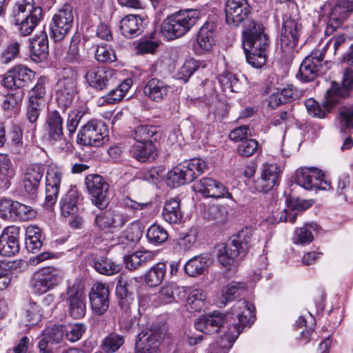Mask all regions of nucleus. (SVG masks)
<instances>
[{
    "label": "nucleus",
    "instance_id": "obj_1",
    "mask_svg": "<svg viewBox=\"0 0 353 353\" xmlns=\"http://www.w3.org/2000/svg\"><path fill=\"white\" fill-rule=\"evenodd\" d=\"M254 306L243 299L239 300L226 314L214 311L203 316L195 322V328L206 334L218 332L223 325L227 330L217 342L222 349L231 348L243 329L254 321Z\"/></svg>",
    "mask_w": 353,
    "mask_h": 353
},
{
    "label": "nucleus",
    "instance_id": "obj_2",
    "mask_svg": "<svg viewBox=\"0 0 353 353\" xmlns=\"http://www.w3.org/2000/svg\"><path fill=\"white\" fill-rule=\"evenodd\" d=\"M243 35L247 61L255 68H261L266 62V49L268 46V39L263 32L262 24L253 20H248L243 25Z\"/></svg>",
    "mask_w": 353,
    "mask_h": 353
},
{
    "label": "nucleus",
    "instance_id": "obj_3",
    "mask_svg": "<svg viewBox=\"0 0 353 353\" xmlns=\"http://www.w3.org/2000/svg\"><path fill=\"white\" fill-rule=\"evenodd\" d=\"M253 230L245 228L232 236L231 241L218 249L217 259L222 266L231 270L236 266L237 259L241 254H245L250 248Z\"/></svg>",
    "mask_w": 353,
    "mask_h": 353
},
{
    "label": "nucleus",
    "instance_id": "obj_4",
    "mask_svg": "<svg viewBox=\"0 0 353 353\" xmlns=\"http://www.w3.org/2000/svg\"><path fill=\"white\" fill-rule=\"evenodd\" d=\"M42 8L34 0H18L13 8L14 22L23 36L30 34L42 17Z\"/></svg>",
    "mask_w": 353,
    "mask_h": 353
},
{
    "label": "nucleus",
    "instance_id": "obj_5",
    "mask_svg": "<svg viewBox=\"0 0 353 353\" xmlns=\"http://www.w3.org/2000/svg\"><path fill=\"white\" fill-rule=\"evenodd\" d=\"M200 12L197 10H180L168 16L162 25V32L168 39L185 35L197 23Z\"/></svg>",
    "mask_w": 353,
    "mask_h": 353
},
{
    "label": "nucleus",
    "instance_id": "obj_6",
    "mask_svg": "<svg viewBox=\"0 0 353 353\" xmlns=\"http://www.w3.org/2000/svg\"><path fill=\"white\" fill-rule=\"evenodd\" d=\"M207 169L201 159H192L175 166L168 173L167 183L172 188L192 182Z\"/></svg>",
    "mask_w": 353,
    "mask_h": 353
},
{
    "label": "nucleus",
    "instance_id": "obj_7",
    "mask_svg": "<svg viewBox=\"0 0 353 353\" xmlns=\"http://www.w3.org/2000/svg\"><path fill=\"white\" fill-rule=\"evenodd\" d=\"M282 20L280 36L281 48L286 54H290L296 46L302 32V26L299 21L300 17L296 10L285 12L283 14Z\"/></svg>",
    "mask_w": 353,
    "mask_h": 353
},
{
    "label": "nucleus",
    "instance_id": "obj_8",
    "mask_svg": "<svg viewBox=\"0 0 353 353\" xmlns=\"http://www.w3.org/2000/svg\"><path fill=\"white\" fill-rule=\"evenodd\" d=\"M331 40L322 50H314L302 61L299 68V75L304 81H311L316 77L323 74L327 69V63L324 61L325 48Z\"/></svg>",
    "mask_w": 353,
    "mask_h": 353
},
{
    "label": "nucleus",
    "instance_id": "obj_9",
    "mask_svg": "<svg viewBox=\"0 0 353 353\" xmlns=\"http://www.w3.org/2000/svg\"><path fill=\"white\" fill-rule=\"evenodd\" d=\"M107 131L104 122L90 120L79 130L77 142L84 146H101L108 140Z\"/></svg>",
    "mask_w": 353,
    "mask_h": 353
},
{
    "label": "nucleus",
    "instance_id": "obj_10",
    "mask_svg": "<svg viewBox=\"0 0 353 353\" xmlns=\"http://www.w3.org/2000/svg\"><path fill=\"white\" fill-rule=\"evenodd\" d=\"M77 74L69 70H65L63 77L57 81L54 88L55 98L63 110L72 104L77 92Z\"/></svg>",
    "mask_w": 353,
    "mask_h": 353
},
{
    "label": "nucleus",
    "instance_id": "obj_11",
    "mask_svg": "<svg viewBox=\"0 0 353 353\" xmlns=\"http://www.w3.org/2000/svg\"><path fill=\"white\" fill-rule=\"evenodd\" d=\"M347 96V91L336 82L332 81L331 86L325 92V101L321 106L313 99L305 101V105L308 113L314 117L324 118L331 106L336 103V97H345Z\"/></svg>",
    "mask_w": 353,
    "mask_h": 353
},
{
    "label": "nucleus",
    "instance_id": "obj_12",
    "mask_svg": "<svg viewBox=\"0 0 353 353\" xmlns=\"http://www.w3.org/2000/svg\"><path fill=\"white\" fill-rule=\"evenodd\" d=\"M85 184L92 203L100 210L105 209L110 203V197L109 184L105 179L99 174H89L85 179Z\"/></svg>",
    "mask_w": 353,
    "mask_h": 353
},
{
    "label": "nucleus",
    "instance_id": "obj_13",
    "mask_svg": "<svg viewBox=\"0 0 353 353\" xmlns=\"http://www.w3.org/2000/svg\"><path fill=\"white\" fill-rule=\"evenodd\" d=\"M296 183L307 190H329L331 183L325 179L324 174L316 168H300L296 171Z\"/></svg>",
    "mask_w": 353,
    "mask_h": 353
},
{
    "label": "nucleus",
    "instance_id": "obj_14",
    "mask_svg": "<svg viewBox=\"0 0 353 353\" xmlns=\"http://www.w3.org/2000/svg\"><path fill=\"white\" fill-rule=\"evenodd\" d=\"M73 8L65 4L54 14L50 24L51 37L55 41H61L68 34L73 26Z\"/></svg>",
    "mask_w": 353,
    "mask_h": 353
},
{
    "label": "nucleus",
    "instance_id": "obj_15",
    "mask_svg": "<svg viewBox=\"0 0 353 353\" xmlns=\"http://www.w3.org/2000/svg\"><path fill=\"white\" fill-rule=\"evenodd\" d=\"M65 301L69 315L74 319L83 318L86 313L85 296L83 288L79 281L69 285L66 292Z\"/></svg>",
    "mask_w": 353,
    "mask_h": 353
},
{
    "label": "nucleus",
    "instance_id": "obj_16",
    "mask_svg": "<svg viewBox=\"0 0 353 353\" xmlns=\"http://www.w3.org/2000/svg\"><path fill=\"white\" fill-rule=\"evenodd\" d=\"M62 280L61 272L47 267L36 272L31 280V288L34 293L43 294L57 285Z\"/></svg>",
    "mask_w": 353,
    "mask_h": 353
},
{
    "label": "nucleus",
    "instance_id": "obj_17",
    "mask_svg": "<svg viewBox=\"0 0 353 353\" xmlns=\"http://www.w3.org/2000/svg\"><path fill=\"white\" fill-rule=\"evenodd\" d=\"M226 23L230 27H238L241 23L243 25L248 19L250 8L247 0H227L224 8Z\"/></svg>",
    "mask_w": 353,
    "mask_h": 353
},
{
    "label": "nucleus",
    "instance_id": "obj_18",
    "mask_svg": "<svg viewBox=\"0 0 353 353\" xmlns=\"http://www.w3.org/2000/svg\"><path fill=\"white\" fill-rule=\"evenodd\" d=\"M163 338V334L159 328L142 331L137 338L135 353H161L159 347Z\"/></svg>",
    "mask_w": 353,
    "mask_h": 353
},
{
    "label": "nucleus",
    "instance_id": "obj_19",
    "mask_svg": "<svg viewBox=\"0 0 353 353\" xmlns=\"http://www.w3.org/2000/svg\"><path fill=\"white\" fill-rule=\"evenodd\" d=\"M89 299L92 312L96 315H103L110 306V289L102 283H94L90 292Z\"/></svg>",
    "mask_w": 353,
    "mask_h": 353
},
{
    "label": "nucleus",
    "instance_id": "obj_20",
    "mask_svg": "<svg viewBox=\"0 0 353 353\" xmlns=\"http://www.w3.org/2000/svg\"><path fill=\"white\" fill-rule=\"evenodd\" d=\"M280 169L276 163L262 165L261 176L254 181L252 188L259 192H268L278 184Z\"/></svg>",
    "mask_w": 353,
    "mask_h": 353
},
{
    "label": "nucleus",
    "instance_id": "obj_21",
    "mask_svg": "<svg viewBox=\"0 0 353 353\" xmlns=\"http://www.w3.org/2000/svg\"><path fill=\"white\" fill-rule=\"evenodd\" d=\"M85 79L90 87L97 90H103L116 83L114 70L103 67L89 70Z\"/></svg>",
    "mask_w": 353,
    "mask_h": 353
},
{
    "label": "nucleus",
    "instance_id": "obj_22",
    "mask_svg": "<svg viewBox=\"0 0 353 353\" xmlns=\"http://www.w3.org/2000/svg\"><path fill=\"white\" fill-rule=\"evenodd\" d=\"M63 173L60 168L54 165L49 166L46 176V205L51 207L57 200L60 190Z\"/></svg>",
    "mask_w": 353,
    "mask_h": 353
},
{
    "label": "nucleus",
    "instance_id": "obj_23",
    "mask_svg": "<svg viewBox=\"0 0 353 353\" xmlns=\"http://www.w3.org/2000/svg\"><path fill=\"white\" fill-rule=\"evenodd\" d=\"M45 167L41 163H32L28 165L23 172L22 181L25 192L34 197L39 190L43 176Z\"/></svg>",
    "mask_w": 353,
    "mask_h": 353
},
{
    "label": "nucleus",
    "instance_id": "obj_24",
    "mask_svg": "<svg viewBox=\"0 0 353 353\" xmlns=\"http://www.w3.org/2000/svg\"><path fill=\"white\" fill-rule=\"evenodd\" d=\"M34 73L26 66L18 65L8 70L2 83L8 88H19L31 81Z\"/></svg>",
    "mask_w": 353,
    "mask_h": 353
},
{
    "label": "nucleus",
    "instance_id": "obj_25",
    "mask_svg": "<svg viewBox=\"0 0 353 353\" xmlns=\"http://www.w3.org/2000/svg\"><path fill=\"white\" fill-rule=\"evenodd\" d=\"M196 188L205 197L216 199L232 197L231 194L221 183L212 178H203L196 184Z\"/></svg>",
    "mask_w": 353,
    "mask_h": 353
},
{
    "label": "nucleus",
    "instance_id": "obj_26",
    "mask_svg": "<svg viewBox=\"0 0 353 353\" xmlns=\"http://www.w3.org/2000/svg\"><path fill=\"white\" fill-rule=\"evenodd\" d=\"M48 139L52 144L64 140L63 132V118L57 110L48 112L46 119Z\"/></svg>",
    "mask_w": 353,
    "mask_h": 353
},
{
    "label": "nucleus",
    "instance_id": "obj_27",
    "mask_svg": "<svg viewBox=\"0 0 353 353\" xmlns=\"http://www.w3.org/2000/svg\"><path fill=\"white\" fill-rule=\"evenodd\" d=\"M119 28L125 37H136L143 31V19L137 14L126 15L121 20Z\"/></svg>",
    "mask_w": 353,
    "mask_h": 353
},
{
    "label": "nucleus",
    "instance_id": "obj_28",
    "mask_svg": "<svg viewBox=\"0 0 353 353\" xmlns=\"http://www.w3.org/2000/svg\"><path fill=\"white\" fill-rule=\"evenodd\" d=\"M48 38L45 31L34 35L30 42V57L35 62L46 59L48 54Z\"/></svg>",
    "mask_w": 353,
    "mask_h": 353
},
{
    "label": "nucleus",
    "instance_id": "obj_29",
    "mask_svg": "<svg viewBox=\"0 0 353 353\" xmlns=\"http://www.w3.org/2000/svg\"><path fill=\"white\" fill-rule=\"evenodd\" d=\"M14 228H8L0 236V254L2 256H12L19 252V242L14 234Z\"/></svg>",
    "mask_w": 353,
    "mask_h": 353
},
{
    "label": "nucleus",
    "instance_id": "obj_30",
    "mask_svg": "<svg viewBox=\"0 0 353 353\" xmlns=\"http://www.w3.org/2000/svg\"><path fill=\"white\" fill-rule=\"evenodd\" d=\"M157 255L155 251L141 250L125 255L123 259L126 268L134 270L153 261Z\"/></svg>",
    "mask_w": 353,
    "mask_h": 353
},
{
    "label": "nucleus",
    "instance_id": "obj_31",
    "mask_svg": "<svg viewBox=\"0 0 353 353\" xmlns=\"http://www.w3.org/2000/svg\"><path fill=\"white\" fill-rule=\"evenodd\" d=\"M130 154L140 162L150 161L157 156V148L152 141L137 142L132 145Z\"/></svg>",
    "mask_w": 353,
    "mask_h": 353
},
{
    "label": "nucleus",
    "instance_id": "obj_32",
    "mask_svg": "<svg viewBox=\"0 0 353 353\" xmlns=\"http://www.w3.org/2000/svg\"><path fill=\"white\" fill-rule=\"evenodd\" d=\"M170 86L161 80L151 79L143 88L145 94L151 100L157 102L161 101L167 95Z\"/></svg>",
    "mask_w": 353,
    "mask_h": 353
},
{
    "label": "nucleus",
    "instance_id": "obj_33",
    "mask_svg": "<svg viewBox=\"0 0 353 353\" xmlns=\"http://www.w3.org/2000/svg\"><path fill=\"white\" fill-rule=\"evenodd\" d=\"M212 263L210 254L203 253L190 259L185 265V271L190 276H196L203 274Z\"/></svg>",
    "mask_w": 353,
    "mask_h": 353
},
{
    "label": "nucleus",
    "instance_id": "obj_34",
    "mask_svg": "<svg viewBox=\"0 0 353 353\" xmlns=\"http://www.w3.org/2000/svg\"><path fill=\"white\" fill-rule=\"evenodd\" d=\"M44 107V105H40L39 104L36 105L34 103L28 102L26 115L28 123L26 124V136L30 137L31 140L35 138L37 121Z\"/></svg>",
    "mask_w": 353,
    "mask_h": 353
},
{
    "label": "nucleus",
    "instance_id": "obj_35",
    "mask_svg": "<svg viewBox=\"0 0 353 353\" xmlns=\"http://www.w3.org/2000/svg\"><path fill=\"white\" fill-rule=\"evenodd\" d=\"M162 215L164 220L170 224L180 223L183 216L180 201L176 199H171L165 201Z\"/></svg>",
    "mask_w": 353,
    "mask_h": 353
},
{
    "label": "nucleus",
    "instance_id": "obj_36",
    "mask_svg": "<svg viewBox=\"0 0 353 353\" xmlns=\"http://www.w3.org/2000/svg\"><path fill=\"white\" fill-rule=\"evenodd\" d=\"M131 137L137 142L156 141L160 137L159 130L154 125H141L131 132Z\"/></svg>",
    "mask_w": 353,
    "mask_h": 353
},
{
    "label": "nucleus",
    "instance_id": "obj_37",
    "mask_svg": "<svg viewBox=\"0 0 353 353\" xmlns=\"http://www.w3.org/2000/svg\"><path fill=\"white\" fill-rule=\"evenodd\" d=\"M15 174L14 168L8 156L0 154V188L7 190L10 186V180Z\"/></svg>",
    "mask_w": 353,
    "mask_h": 353
},
{
    "label": "nucleus",
    "instance_id": "obj_38",
    "mask_svg": "<svg viewBox=\"0 0 353 353\" xmlns=\"http://www.w3.org/2000/svg\"><path fill=\"white\" fill-rule=\"evenodd\" d=\"M246 290V284L243 282L231 281L225 285L222 290L220 304L225 305L228 302L232 301L240 296Z\"/></svg>",
    "mask_w": 353,
    "mask_h": 353
},
{
    "label": "nucleus",
    "instance_id": "obj_39",
    "mask_svg": "<svg viewBox=\"0 0 353 353\" xmlns=\"http://www.w3.org/2000/svg\"><path fill=\"white\" fill-rule=\"evenodd\" d=\"M79 196V192L76 190L71 189L62 198L60 202V208L63 216L67 217L76 213Z\"/></svg>",
    "mask_w": 353,
    "mask_h": 353
},
{
    "label": "nucleus",
    "instance_id": "obj_40",
    "mask_svg": "<svg viewBox=\"0 0 353 353\" xmlns=\"http://www.w3.org/2000/svg\"><path fill=\"white\" fill-rule=\"evenodd\" d=\"M94 269L100 274L105 275H113L118 273L121 265L116 263L111 259L105 256H99L93 261Z\"/></svg>",
    "mask_w": 353,
    "mask_h": 353
},
{
    "label": "nucleus",
    "instance_id": "obj_41",
    "mask_svg": "<svg viewBox=\"0 0 353 353\" xmlns=\"http://www.w3.org/2000/svg\"><path fill=\"white\" fill-rule=\"evenodd\" d=\"M46 79L41 77L38 79L34 86L28 92V101L36 105H46Z\"/></svg>",
    "mask_w": 353,
    "mask_h": 353
},
{
    "label": "nucleus",
    "instance_id": "obj_42",
    "mask_svg": "<svg viewBox=\"0 0 353 353\" xmlns=\"http://www.w3.org/2000/svg\"><path fill=\"white\" fill-rule=\"evenodd\" d=\"M21 43L11 41L0 52V64L8 65L20 57Z\"/></svg>",
    "mask_w": 353,
    "mask_h": 353
},
{
    "label": "nucleus",
    "instance_id": "obj_43",
    "mask_svg": "<svg viewBox=\"0 0 353 353\" xmlns=\"http://www.w3.org/2000/svg\"><path fill=\"white\" fill-rule=\"evenodd\" d=\"M165 273V263H158L154 265L145 274V282L150 287L157 286L163 281Z\"/></svg>",
    "mask_w": 353,
    "mask_h": 353
},
{
    "label": "nucleus",
    "instance_id": "obj_44",
    "mask_svg": "<svg viewBox=\"0 0 353 353\" xmlns=\"http://www.w3.org/2000/svg\"><path fill=\"white\" fill-rule=\"evenodd\" d=\"M214 42L212 24L205 23L198 32L197 45L201 50L209 51L212 48Z\"/></svg>",
    "mask_w": 353,
    "mask_h": 353
},
{
    "label": "nucleus",
    "instance_id": "obj_45",
    "mask_svg": "<svg viewBox=\"0 0 353 353\" xmlns=\"http://www.w3.org/2000/svg\"><path fill=\"white\" fill-rule=\"evenodd\" d=\"M81 36L79 33H75L71 39L70 45L65 57V61L70 63H81L82 58L79 53V44Z\"/></svg>",
    "mask_w": 353,
    "mask_h": 353
},
{
    "label": "nucleus",
    "instance_id": "obj_46",
    "mask_svg": "<svg viewBox=\"0 0 353 353\" xmlns=\"http://www.w3.org/2000/svg\"><path fill=\"white\" fill-rule=\"evenodd\" d=\"M205 298L206 296L201 290L195 289L192 290L186 301L189 306L188 310L190 312L200 311L204 305Z\"/></svg>",
    "mask_w": 353,
    "mask_h": 353
},
{
    "label": "nucleus",
    "instance_id": "obj_47",
    "mask_svg": "<svg viewBox=\"0 0 353 353\" xmlns=\"http://www.w3.org/2000/svg\"><path fill=\"white\" fill-rule=\"evenodd\" d=\"M129 80H125L120 83L117 88L112 89L108 94L103 97L105 102L108 104H114L120 101L125 95L130 88Z\"/></svg>",
    "mask_w": 353,
    "mask_h": 353
},
{
    "label": "nucleus",
    "instance_id": "obj_48",
    "mask_svg": "<svg viewBox=\"0 0 353 353\" xmlns=\"http://www.w3.org/2000/svg\"><path fill=\"white\" fill-rule=\"evenodd\" d=\"M146 236L150 243L159 245L166 241L168 234L163 227L153 224L148 229Z\"/></svg>",
    "mask_w": 353,
    "mask_h": 353
},
{
    "label": "nucleus",
    "instance_id": "obj_49",
    "mask_svg": "<svg viewBox=\"0 0 353 353\" xmlns=\"http://www.w3.org/2000/svg\"><path fill=\"white\" fill-rule=\"evenodd\" d=\"M41 310L36 303L30 302L25 307L23 316L28 325H33L39 322L42 316Z\"/></svg>",
    "mask_w": 353,
    "mask_h": 353
},
{
    "label": "nucleus",
    "instance_id": "obj_50",
    "mask_svg": "<svg viewBox=\"0 0 353 353\" xmlns=\"http://www.w3.org/2000/svg\"><path fill=\"white\" fill-rule=\"evenodd\" d=\"M123 336L117 334H108L102 341L101 349L106 353H114L123 344Z\"/></svg>",
    "mask_w": 353,
    "mask_h": 353
},
{
    "label": "nucleus",
    "instance_id": "obj_51",
    "mask_svg": "<svg viewBox=\"0 0 353 353\" xmlns=\"http://www.w3.org/2000/svg\"><path fill=\"white\" fill-rule=\"evenodd\" d=\"M219 82L224 92H237L240 88V82L236 77L230 72L219 76Z\"/></svg>",
    "mask_w": 353,
    "mask_h": 353
},
{
    "label": "nucleus",
    "instance_id": "obj_52",
    "mask_svg": "<svg viewBox=\"0 0 353 353\" xmlns=\"http://www.w3.org/2000/svg\"><path fill=\"white\" fill-rule=\"evenodd\" d=\"M131 219L125 209H111L112 230H121Z\"/></svg>",
    "mask_w": 353,
    "mask_h": 353
},
{
    "label": "nucleus",
    "instance_id": "obj_53",
    "mask_svg": "<svg viewBox=\"0 0 353 353\" xmlns=\"http://www.w3.org/2000/svg\"><path fill=\"white\" fill-rule=\"evenodd\" d=\"M183 290L182 288L176 286L173 284H167L163 285L157 294V297L162 304L172 303L175 301L174 294Z\"/></svg>",
    "mask_w": 353,
    "mask_h": 353
},
{
    "label": "nucleus",
    "instance_id": "obj_54",
    "mask_svg": "<svg viewBox=\"0 0 353 353\" xmlns=\"http://www.w3.org/2000/svg\"><path fill=\"white\" fill-rule=\"evenodd\" d=\"M65 330L61 325H52L48 326L44 330V336L42 339H46L52 343L58 345L63 337Z\"/></svg>",
    "mask_w": 353,
    "mask_h": 353
},
{
    "label": "nucleus",
    "instance_id": "obj_55",
    "mask_svg": "<svg viewBox=\"0 0 353 353\" xmlns=\"http://www.w3.org/2000/svg\"><path fill=\"white\" fill-rule=\"evenodd\" d=\"M205 216L208 220L214 221L216 223H223L228 217V212L225 207L218 205L210 206L205 212Z\"/></svg>",
    "mask_w": 353,
    "mask_h": 353
},
{
    "label": "nucleus",
    "instance_id": "obj_56",
    "mask_svg": "<svg viewBox=\"0 0 353 353\" xmlns=\"http://www.w3.org/2000/svg\"><path fill=\"white\" fill-rule=\"evenodd\" d=\"M313 228V225L310 224L307 227L298 228L294 232V235L292 239L295 244H308L313 240V235L310 230Z\"/></svg>",
    "mask_w": 353,
    "mask_h": 353
},
{
    "label": "nucleus",
    "instance_id": "obj_57",
    "mask_svg": "<svg viewBox=\"0 0 353 353\" xmlns=\"http://www.w3.org/2000/svg\"><path fill=\"white\" fill-rule=\"evenodd\" d=\"M259 148V143L253 139H245L237 148L238 154L242 157H250L254 155Z\"/></svg>",
    "mask_w": 353,
    "mask_h": 353
},
{
    "label": "nucleus",
    "instance_id": "obj_58",
    "mask_svg": "<svg viewBox=\"0 0 353 353\" xmlns=\"http://www.w3.org/2000/svg\"><path fill=\"white\" fill-rule=\"evenodd\" d=\"M94 225L99 230H112L111 209L97 214Z\"/></svg>",
    "mask_w": 353,
    "mask_h": 353
},
{
    "label": "nucleus",
    "instance_id": "obj_59",
    "mask_svg": "<svg viewBox=\"0 0 353 353\" xmlns=\"http://www.w3.org/2000/svg\"><path fill=\"white\" fill-rule=\"evenodd\" d=\"M85 114L82 109L71 110L69 112L67 119L66 128L70 134L76 131L81 119Z\"/></svg>",
    "mask_w": 353,
    "mask_h": 353
},
{
    "label": "nucleus",
    "instance_id": "obj_60",
    "mask_svg": "<svg viewBox=\"0 0 353 353\" xmlns=\"http://www.w3.org/2000/svg\"><path fill=\"white\" fill-rule=\"evenodd\" d=\"M16 205L17 206L16 220L26 221L32 220L37 216V211L31 206L19 202Z\"/></svg>",
    "mask_w": 353,
    "mask_h": 353
},
{
    "label": "nucleus",
    "instance_id": "obj_61",
    "mask_svg": "<svg viewBox=\"0 0 353 353\" xmlns=\"http://www.w3.org/2000/svg\"><path fill=\"white\" fill-rule=\"evenodd\" d=\"M201 65L202 68L205 67L203 63L196 61L194 59L186 60L180 69V74L182 75L181 78L187 80Z\"/></svg>",
    "mask_w": 353,
    "mask_h": 353
},
{
    "label": "nucleus",
    "instance_id": "obj_62",
    "mask_svg": "<svg viewBox=\"0 0 353 353\" xmlns=\"http://www.w3.org/2000/svg\"><path fill=\"white\" fill-rule=\"evenodd\" d=\"M95 58L99 62L112 63L116 60V55L106 46H99L95 51Z\"/></svg>",
    "mask_w": 353,
    "mask_h": 353
},
{
    "label": "nucleus",
    "instance_id": "obj_63",
    "mask_svg": "<svg viewBox=\"0 0 353 353\" xmlns=\"http://www.w3.org/2000/svg\"><path fill=\"white\" fill-rule=\"evenodd\" d=\"M341 131L344 128H353V105L343 108L339 114Z\"/></svg>",
    "mask_w": 353,
    "mask_h": 353
},
{
    "label": "nucleus",
    "instance_id": "obj_64",
    "mask_svg": "<svg viewBox=\"0 0 353 353\" xmlns=\"http://www.w3.org/2000/svg\"><path fill=\"white\" fill-rule=\"evenodd\" d=\"M37 347L39 353H61L63 349L62 346L52 343L46 339H41Z\"/></svg>",
    "mask_w": 353,
    "mask_h": 353
}]
</instances>
